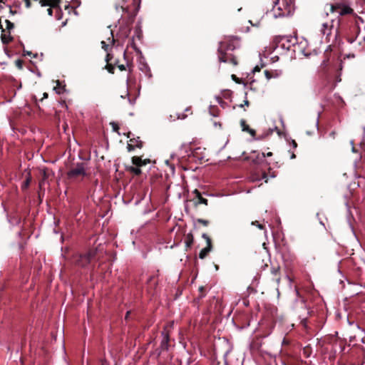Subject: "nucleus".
<instances>
[{
  "label": "nucleus",
  "instance_id": "obj_1",
  "mask_svg": "<svg viewBox=\"0 0 365 365\" xmlns=\"http://www.w3.org/2000/svg\"><path fill=\"white\" fill-rule=\"evenodd\" d=\"M239 46L237 38H232L220 42L217 49L219 61L237 66L238 64L237 58L232 52Z\"/></svg>",
  "mask_w": 365,
  "mask_h": 365
},
{
  "label": "nucleus",
  "instance_id": "obj_2",
  "mask_svg": "<svg viewBox=\"0 0 365 365\" xmlns=\"http://www.w3.org/2000/svg\"><path fill=\"white\" fill-rule=\"evenodd\" d=\"M140 0H115L114 6L117 11L119 9L128 14L129 18L133 20L139 7Z\"/></svg>",
  "mask_w": 365,
  "mask_h": 365
},
{
  "label": "nucleus",
  "instance_id": "obj_3",
  "mask_svg": "<svg viewBox=\"0 0 365 365\" xmlns=\"http://www.w3.org/2000/svg\"><path fill=\"white\" fill-rule=\"evenodd\" d=\"M335 61H336V59L334 56H332L331 48L329 46L324 53V60L319 67V71L324 77L328 78L336 70Z\"/></svg>",
  "mask_w": 365,
  "mask_h": 365
},
{
  "label": "nucleus",
  "instance_id": "obj_4",
  "mask_svg": "<svg viewBox=\"0 0 365 365\" xmlns=\"http://www.w3.org/2000/svg\"><path fill=\"white\" fill-rule=\"evenodd\" d=\"M97 248H90L86 253L80 254L74 257V263L80 267H86L96 259Z\"/></svg>",
  "mask_w": 365,
  "mask_h": 365
},
{
  "label": "nucleus",
  "instance_id": "obj_5",
  "mask_svg": "<svg viewBox=\"0 0 365 365\" xmlns=\"http://www.w3.org/2000/svg\"><path fill=\"white\" fill-rule=\"evenodd\" d=\"M282 364L284 365H302V360L296 349L289 350L286 348L280 351Z\"/></svg>",
  "mask_w": 365,
  "mask_h": 365
},
{
  "label": "nucleus",
  "instance_id": "obj_6",
  "mask_svg": "<svg viewBox=\"0 0 365 365\" xmlns=\"http://www.w3.org/2000/svg\"><path fill=\"white\" fill-rule=\"evenodd\" d=\"M330 10L332 13H338L341 16L350 14L354 12L351 8L342 4H330Z\"/></svg>",
  "mask_w": 365,
  "mask_h": 365
},
{
  "label": "nucleus",
  "instance_id": "obj_7",
  "mask_svg": "<svg viewBox=\"0 0 365 365\" xmlns=\"http://www.w3.org/2000/svg\"><path fill=\"white\" fill-rule=\"evenodd\" d=\"M86 170L83 163H78L75 168H71L67 173L68 178H76L86 175Z\"/></svg>",
  "mask_w": 365,
  "mask_h": 365
},
{
  "label": "nucleus",
  "instance_id": "obj_8",
  "mask_svg": "<svg viewBox=\"0 0 365 365\" xmlns=\"http://www.w3.org/2000/svg\"><path fill=\"white\" fill-rule=\"evenodd\" d=\"M162 336H163V340L161 341L160 345V352L163 351L168 350L169 348V342H170V334L168 331H165L164 329L162 331Z\"/></svg>",
  "mask_w": 365,
  "mask_h": 365
},
{
  "label": "nucleus",
  "instance_id": "obj_9",
  "mask_svg": "<svg viewBox=\"0 0 365 365\" xmlns=\"http://www.w3.org/2000/svg\"><path fill=\"white\" fill-rule=\"evenodd\" d=\"M270 272L272 275V280L275 281L277 284H279L281 280L280 267L279 265H272Z\"/></svg>",
  "mask_w": 365,
  "mask_h": 365
},
{
  "label": "nucleus",
  "instance_id": "obj_10",
  "mask_svg": "<svg viewBox=\"0 0 365 365\" xmlns=\"http://www.w3.org/2000/svg\"><path fill=\"white\" fill-rule=\"evenodd\" d=\"M350 30H351V32L356 33V35H358L359 33V26L357 25L356 23L353 24L350 26ZM356 36H348L346 37V40H347V41L349 43H352L356 40Z\"/></svg>",
  "mask_w": 365,
  "mask_h": 365
},
{
  "label": "nucleus",
  "instance_id": "obj_11",
  "mask_svg": "<svg viewBox=\"0 0 365 365\" xmlns=\"http://www.w3.org/2000/svg\"><path fill=\"white\" fill-rule=\"evenodd\" d=\"M240 125L242 131L249 133L252 137L255 136V130L250 128V126L247 124L245 120L242 119L240 120Z\"/></svg>",
  "mask_w": 365,
  "mask_h": 365
},
{
  "label": "nucleus",
  "instance_id": "obj_12",
  "mask_svg": "<svg viewBox=\"0 0 365 365\" xmlns=\"http://www.w3.org/2000/svg\"><path fill=\"white\" fill-rule=\"evenodd\" d=\"M194 193L195 194V197L197 199V202H195V205L204 204L205 205H207V200L201 195V193L199 190L195 189L194 190Z\"/></svg>",
  "mask_w": 365,
  "mask_h": 365
},
{
  "label": "nucleus",
  "instance_id": "obj_13",
  "mask_svg": "<svg viewBox=\"0 0 365 365\" xmlns=\"http://www.w3.org/2000/svg\"><path fill=\"white\" fill-rule=\"evenodd\" d=\"M285 348L289 350L296 349V348L292 344L291 341L286 337L283 339V341L282 342V349L280 351H283Z\"/></svg>",
  "mask_w": 365,
  "mask_h": 365
},
{
  "label": "nucleus",
  "instance_id": "obj_14",
  "mask_svg": "<svg viewBox=\"0 0 365 365\" xmlns=\"http://www.w3.org/2000/svg\"><path fill=\"white\" fill-rule=\"evenodd\" d=\"M331 29L332 26L329 25L327 23H324L322 24L321 32L323 35H326V38H328L329 36L331 34Z\"/></svg>",
  "mask_w": 365,
  "mask_h": 365
},
{
  "label": "nucleus",
  "instance_id": "obj_15",
  "mask_svg": "<svg viewBox=\"0 0 365 365\" xmlns=\"http://www.w3.org/2000/svg\"><path fill=\"white\" fill-rule=\"evenodd\" d=\"M193 242H194L193 235L191 232H190L187 235H186V236H185V243L186 250H187L188 248H190L192 247Z\"/></svg>",
  "mask_w": 365,
  "mask_h": 365
},
{
  "label": "nucleus",
  "instance_id": "obj_16",
  "mask_svg": "<svg viewBox=\"0 0 365 365\" xmlns=\"http://www.w3.org/2000/svg\"><path fill=\"white\" fill-rule=\"evenodd\" d=\"M126 170L136 176H138L142 173L140 168L137 167L135 165V166L131 165V166L127 167Z\"/></svg>",
  "mask_w": 365,
  "mask_h": 365
},
{
  "label": "nucleus",
  "instance_id": "obj_17",
  "mask_svg": "<svg viewBox=\"0 0 365 365\" xmlns=\"http://www.w3.org/2000/svg\"><path fill=\"white\" fill-rule=\"evenodd\" d=\"M39 2L42 6H50L58 10V7L55 5L53 0H40Z\"/></svg>",
  "mask_w": 365,
  "mask_h": 365
},
{
  "label": "nucleus",
  "instance_id": "obj_18",
  "mask_svg": "<svg viewBox=\"0 0 365 365\" xmlns=\"http://www.w3.org/2000/svg\"><path fill=\"white\" fill-rule=\"evenodd\" d=\"M1 38L3 44H8L13 41V37L11 36V34L9 33H8V34H5V32L2 33Z\"/></svg>",
  "mask_w": 365,
  "mask_h": 365
},
{
  "label": "nucleus",
  "instance_id": "obj_19",
  "mask_svg": "<svg viewBox=\"0 0 365 365\" xmlns=\"http://www.w3.org/2000/svg\"><path fill=\"white\" fill-rule=\"evenodd\" d=\"M132 163L133 165H135L139 168L145 165V163H143L142 158L139 156H133L132 158Z\"/></svg>",
  "mask_w": 365,
  "mask_h": 365
},
{
  "label": "nucleus",
  "instance_id": "obj_20",
  "mask_svg": "<svg viewBox=\"0 0 365 365\" xmlns=\"http://www.w3.org/2000/svg\"><path fill=\"white\" fill-rule=\"evenodd\" d=\"M130 143H133L135 148H138L140 149L143 147V142L140 140L139 137H138L136 138H130Z\"/></svg>",
  "mask_w": 365,
  "mask_h": 365
},
{
  "label": "nucleus",
  "instance_id": "obj_21",
  "mask_svg": "<svg viewBox=\"0 0 365 365\" xmlns=\"http://www.w3.org/2000/svg\"><path fill=\"white\" fill-rule=\"evenodd\" d=\"M31 182V173H29L27 174L25 181L24 182V183L21 185L22 190H26L29 187Z\"/></svg>",
  "mask_w": 365,
  "mask_h": 365
},
{
  "label": "nucleus",
  "instance_id": "obj_22",
  "mask_svg": "<svg viewBox=\"0 0 365 365\" xmlns=\"http://www.w3.org/2000/svg\"><path fill=\"white\" fill-rule=\"evenodd\" d=\"M211 250H212V249H211V248H210V247H206L203 248V249L200 252L199 257H200V259H204V258H205V257L207 256L208 253H209Z\"/></svg>",
  "mask_w": 365,
  "mask_h": 365
},
{
  "label": "nucleus",
  "instance_id": "obj_23",
  "mask_svg": "<svg viewBox=\"0 0 365 365\" xmlns=\"http://www.w3.org/2000/svg\"><path fill=\"white\" fill-rule=\"evenodd\" d=\"M115 66L113 63H106L104 68L106 69L110 73L113 74L115 73Z\"/></svg>",
  "mask_w": 365,
  "mask_h": 365
},
{
  "label": "nucleus",
  "instance_id": "obj_24",
  "mask_svg": "<svg viewBox=\"0 0 365 365\" xmlns=\"http://www.w3.org/2000/svg\"><path fill=\"white\" fill-rule=\"evenodd\" d=\"M202 237L206 240L207 247L212 249V244L210 237L205 233H203Z\"/></svg>",
  "mask_w": 365,
  "mask_h": 365
},
{
  "label": "nucleus",
  "instance_id": "obj_25",
  "mask_svg": "<svg viewBox=\"0 0 365 365\" xmlns=\"http://www.w3.org/2000/svg\"><path fill=\"white\" fill-rule=\"evenodd\" d=\"M5 22L6 24V28L5 31L6 30L8 33L11 34V31L14 28V24L9 20H6Z\"/></svg>",
  "mask_w": 365,
  "mask_h": 365
},
{
  "label": "nucleus",
  "instance_id": "obj_26",
  "mask_svg": "<svg viewBox=\"0 0 365 365\" xmlns=\"http://www.w3.org/2000/svg\"><path fill=\"white\" fill-rule=\"evenodd\" d=\"M53 89H54V90L56 91V92L57 93H58V94L62 93H63V90H64V88H62V87L60 86V82H59L58 81H57V86H55Z\"/></svg>",
  "mask_w": 365,
  "mask_h": 365
},
{
  "label": "nucleus",
  "instance_id": "obj_27",
  "mask_svg": "<svg viewBox=\"0 0 365 365\" xmlns=\"http://www.w3.org/2000/svg\"><path fill=\"white\" fill-rule=\"evenodd\" d=\"M303 354L305 356V357H309L311 354V348L309 346L304 347L303 349Z\"/></svg>",
  "mask_w": 365,
  "mask_h": 365
},
{
  "label": "nucleus",
  "instance_id": "obj_28",
  "mask_svg": "<svg viewBox=\"0 0 365 365\" xmlns=\"http://www.w3.org/2000/svg\"><path fill=\"white\" fill-rule=\"evenodd\" d=\"M110 124L112 126L113 130L119 134L118 130H119L120 128H119L118 124L115 122H111Z\"/></svg>",
  "mask_w": 365,
  "mask_h": 365
},
{
  "label": "nucleus",
  "instance_id": "obj_29",
  "mask_svg": "<svg viewBox=\"0 0 365 365\" xmlns=\"http://www.w3.org/2000/svg\"><path fill=\"white\" fill-rule=\"evenodd\" d=\"M261 179H265V180H264L265 182H267V180L268 179H267V173L264 171L262 172L261 174H260V177L257 178L255 180H260Z\"/></svg>",
  "mask_w": 365,
  "mask_h": 365
},
{
  "label": "nucleus",
  "instance_id": "obj_30",
  "mask_svg": "<svg viewBox=\"0 0 365 365\" xmlns=\"http://www.w3.org/2000/svg\"><path fill=\"white\" fill-rule=\"evenodd\" d=\"M113 54L108 53L106 56V63H113Z\"/></svg>",
  "mask_w": 365,
  "mask_h": 365
},
{
  "label": "nucleus",
  "instance_id": "obj_31",
  "mask_svg": "<svg viewBox=\"0 0 365 365\" xmlns=\"http://www.w3.org/2000/svg\"><path fill=\"white\" fill-rule=\"evenodd\" d=\"M205 289L203 286H201L199 287V292H200V298H202L205 295Z\"/></svg>",
  "mask_w": 365,
  "mask_h": 365
},
{
  "label": "nucleus",
  "instance_id": "obj_32",
  "mask_svg": "<svg viewBox=\"0 0 365 365\" xmlns=\"http://www.w3.org/2000/svg\"><path fill=\"white\" fill-rule=\"evenodd\" d=\"M252 225L257 226L260 230H263L264 228V226L263 225L260 224L258 221L252 222Z\"/></svg>",
  "mask_w": 365,
  "mask_h": 365
},
{
  "label": "nucleus",
  "instance_id": "obj_33",
  "mask_svg": "<svg viewBox=\"0 0 365 365\" xmlns=\"http://www.w3.org/2000/svg\"><path fill=\"white\" fill-rule=\"evenodd\" d=\"M197 222L202 224L204 226H207L209 225V221L204 219H197Z\"/></svg>",
  "mask_w": 365,
  "mask_h": 365
},
{
  "label": "nucleus",
  "instance_id": "obj_34",
  "mask_svg": "<svg viewBox=\"0 0 365 365\" xmlns=\"http://www.w3.org/2000/svg\"><path fill=\"white\" fill-rule=\"evenodd\" d=\"M101 45H102V48L106 51H108V48H109V45L107 44L104 41H101Z\"/></svg>",
  "mask_w": 365,
  "mask_h": 365
},
{
  "label": "nucleus",
  "instance_id": "obj_35",
  "mask_svg": "<svg viewBox=\"0 0 365 365\" xmlns=\"http://www.w3.org/2000/svg\"><path fill=\"white\" fill-rule=\"evenodd\" d=\"M135 148V147L133 143H128L127 145V149L129 152L134 150Z\"/></svg>",
  "mask_w": 365,
  "mask_h": 365
},
{
  "label": "nucleus",
  "instance_id": "obj_36",
  "mask_svg": "<svg viewBox=\"0 0 365 365\" xmlns=\"http://www.w3.org/2000/svg\"><path fill=\"white\" fill-rule=\"evenodd\" d=\"M16 66L19 68H22L23 67V61L19 59V60H16Z\"/></svg>",
  "mask_w": 365,
  "mask_h": 365
},
{
  "label": "nucleus",
  "instance_id": "obj_37",
  "mask_svg": "<svg viewBox=\"0 0 365 365\" xmlns=\"http://www.w3.org/2000/svg\"><path fill=\"white\" fill-rule=\"evenodd\" d=\"M272 155L273 154L272 152H269L267 153H262V160H264L266 157H271V156H272Z\"/></svg>",
  "mask_w": 365,
  "mask_h": 365
},
{
  "label": "nucleus",
  "instance_id": "obj_38",
  "mask_svg": "<svg viewBox=\"0 0 365 365\" xmlns=\"http://www.w3.org/2000/svg\"><path fill=\"white\" fill-rule=\"evenodd\" d=\"M110 37L108 38V41L111 40V43L113 45L115 43V40L114 39L113 34L111 30L110 31Z\"/></svg>",
  "mask_w": 365,
  "mask_h": 365
},
{
  "label": "nucleus",
  "instance_id": "obj_39",
  "mask_svg": "<svg viewBox=\"0 0 365 365\" xmlns=\"http://www.w3.org/2000/svg\"><path fill=\"white\" fill-rule=\"evenodd\" d=\"M54 1V3H55V5L57 6L58 7V11H61V7H60V4H61V0H53Z\"/></svg>",
  "mask_w": 365,
  "mask_h": 365
},
{
  "label": "nucleus",
  "instance_id": "obj_40",
  "mask_svg": "<svg viewBox=\"0 0 365 365\" xmlns=\"http://www.w3.org/2000/svg\"><path fill=\"white\" fill-rule=\"evenodd\" d=\"M232 80H234L237 83H241V81L235 74L232 75Z\"/></svg>",
  "mask_w": 365,
  "mask_h": 365
},
{
  "label": "nucleus",
  "instance_id": "obj_41",
  "mask_svg": "<svg viewBox=\"0 0 365 365\" xmlns=\"http://www.w3.org/2000/svg\"><path fill=\"white\" fill-rule=\"evenodd\" d=\"M118 68H119V70H120V71H125V70H126L125 66V65H123V64H119V65H118Z\"/></svg>",
  "mask_w": 365,
  "mask_h": 365
},
{
  "label": "nucleus",
  "instance_id": "obj_42",
  "mask_svg": "<svg viewBox=\"0 0 365 365\" xmlns=\"http://www.w3.org/2000/svg\"><path fill=\"white\" fill-rule=\"evenodd\" d=\"M264 74H265V76H266L267 79H269V78H272V75H271V73H270V72L269 71H264Z\"/></svg>",
  "mask_w": 365,
  "mask_h": 365
},
{
  "label": "nucleus",
  "instance_id": "obj_43",
  "mask_svg": "<svg viewBox=\"0 0 365 365\" xmlns=\"http://www.w3.org/2000/svg\"><path fill=\"white\" fill-rule=\"evenodd\" d=\"M46 178V172L43 173V179L39 182V187H41L42 185L43 184L44 180Z\"/></svg>",
  "mask_w": 365,
  "mask_h": 365
},
{
  "label": "nucleus",
  "instance_id": "obj_44",
  "mask_svg": "<svg viewBox=\"0 0 365 365\" xmlns=\"http://www.w3.org/2000/svg\"><path fill=\"white\" fill-rule=\"evenodd\" d=\"M53 8L50 7L47 9V13L51 16H53Z\"/></svg>",
  "mask_w": 365,
  "mask_h": 365
},
{
  "label": "nucleus",
  "instance_id": "obj_45",
  "mask_svg": "<svg viewBox=\"0 0 365 365\" xmlns=\"http://www.w3.org/2000/svg\"><path fill=\"white\" fill-rule=\"evenodd\" d=\"M24 53L25 56H31L32 55V53L31 51H25L24 50Z\"/></svg>",
  "mask_w": 365,
  "mask_h": 365
},
{
  "label": "nucleus",
  "instance_id": "obj_46",
  "mask_svg": "<svg viewBox=\"0 0 365 365\" xmlns=\"http://www.w3.org/2000/svg\"><path fill=\"white\" fill-rule=\"evenodd\" d=\"M143 163H145V165H146L147 164L150 163V159H144L143 160Z\"/></svg>",
  "mask_w": 365,
  "mask_h": 365
},
{
  "label": "nucleus",
  "instance_id": "obj_47",
  "mask_svg": "<svg viewBox=\"0 0 365 365\" xmlns=\"http://www.w3.org/2000/svg\"><path fill=\"white\" fill-rule=\"evenodd\" d=\"M259 71H260V68H259L258 66H255V67L254 68V69H253V72H254V73H255V72H259Z\"/></svg>",
  "mask_w": 365,
  "mask_h": 365
},
{
  "label": "nucleus",
  "instance_id": "obj_48",
  "mask_svg": "<svg viewBox=\"0 0 365 365\" xmlns=\"http://www.w3.org/2000/svg\"><path fill=\"white\" fill-rule=\"evenodd\" d=\"M48 96V93H43V98L40 100L41 101H42L44 98H47Z\"/></svg>",
  "mask_w": 365,
  "mask_h": 365
},
{
  "label": "nucleus",
  "instance_id": "obj_49",
  "mask_svg": "<svg viewBox=\"0 0 365 365\" xmlns=\"http://www.w3.org/2000/svg\"><path fill=\"white\" fill-rule=\"evenodd\" d=\"M25 4H26V7H30L31 6V2H30V0H25Z\"/></svg>",
  "mask_w": 365,
  "mask_h": 365
},
{
  "label": "nucleus",
  "instance_id": "obj_50",
  "mask_svg": "<svg viewBox=\"0 0 365 365\" xmlns=\"http://www.w3.org/2000/svg\"><path fill=\"white\" fill-rule=\"evenodd\" d=\"M113 64H114V66H118V65H119V61H118V59L114 60V61H113Z\"/></svg>",
  "mask_w": 365,
  "mask_h": 365
},
{
  "label": "nucleus",
  "instance_id": "obj_51",
  "mask_svg": "<svg viewBox=\"0 0 365 365\" xmlns=\"http://www.w3.org/2000/svg\"><path fill=\"white\" fill-rule=\"evenodd\" d=\"M307 317H304L302 319V323L305 324L307 322Z\"/></svg>",
  "mask_w": 365,
  "mask_h": 365
},
{
  "label": "nucleus",
  "instance_id": "obj_52",
  "mask_svg": "<svg viewBox=\"0 0 365 365\" xmlns=\"http://www.w3.org/2000/svg\"><path fill=\"white\" fill-rule=\"evenodd\" d=\"M243 105L248 106L250 105L249 101L248 100L244 101V104Z\"/></svg>",
  "mask_w": 365,
  "mask_h": 365
},
{
  "label": "nucleus",
  "instance_id": "obj_53",
  "mask_svg": "<svg viewBox=\"0 0 365 365\" xmlns=\"http://www.w3.org/2000/svg\"><path fill=\"white\" fill-rule=\"evenodd\" d=\"M292 145L294 148H297V143H296V141L294 140H292Z\"/></svg>",
  "mask_w": 365,
  "mask_h": 365
},
{
  "label": "nucleus",
  "instance_id": "obj_54",
  "mask_svg": "<svg viewBox=\"0 0 365 365\" xmlns=\"http://www.w3.org/2000/svg\"><path fill=\"white\" fill-rule=\"evenodd\" d=\"M130 314V311H128V312H126V314H125V319H128Z\"/></svg>",
  "mask_w": 365,
  "mask_h": 365
},
{
  "label": "nucleus",
  "instance_id": "obj_55",
  "mask_svg": "<svg viewBox=\"0 0 365 365\" xmlns=\"http://www.w3.org/2000/svg\"><path fill=\"white\" fill-rule=\"evenodd\" d=\"M186 116H187L186 115H185V114H182V115H179V116H178V118L184 119V118H186Z\"/></svg>",
  "mask_w": 365,
  "mask_h": 365
},
{
  "label": "nucleus",
  "instance_id": "obj_56",
  "mask_svg": "<svg viewBox=\"0 0 365 365\" xmlns=\"http://www.w3.org/2000/svg\"><path fill=\"white\" fill-rule=\"evenodd\" d=\"M0 29H1L2 33H4V32H5V29H3L2 25H1V21H0Z\"/></svg>",
  "mask_w": 365,
  "mask_h": 365
},
{
  "label": "nucleus",
  "instance_id": "obj_57",
  "mask_svg": "<svg viewBox=\"0 0 365 365\" xmlns=\"http://www.w3.org/2000/svg\"><path fill=\"white\" fill-rule=\"evenodd\" d=\"M214 125H215V127H217V125H219V127H221V124L220 123H217V122H214Z\"/></svg>",
  "mask_w": 365,
  "mask_h": 365
},
{
  "label": "nucleus",
  "instance_id": "obj_58",
  "mask_svg": "<svg viewBox=\"0 0 365 365\" xmlns=\"http://www.w3.org/2000/svg\"><path fill=\"white\" fill-rule=\"evenodd\" d=\"M295 158H296V155H294V153H292V155H291V158L294 159Z\"/></svg>",
  "mask_w": 365,
  "mask_h": 365
},
{
  "label": "nucleus",
  "instance_id": "obj_59",
  "mask_svg": "<svg viewBox=\"0 0 365 365\" xmlns=\"http://www.w3.org/2000/svg\"><path fill=\"white\" fill-rule=\"evenodd\" d=\"M190 108H187L185 111H190Z\"/></svg>",
  "mask_w": 365,
  "mask_h": 365
},
{
  "label": "nucleus",
  "instance_id": "obj_60",
  "mask_svg": "<svg viewBox=\"0 0 365 365\" xmlns=\"http://www.w3.org/2000/svg\"><path fill=\"white\" fill-rule=\"evenodd\" d=\"M130 134H131V133H130V132H129V133H128L127 137H128V138H130Z\"/></svg>",
  "mask_w": 365,
  "mask_h": 365
},
{
  "label": "nucleus",
  "instance_id": "obj_61",
  "mask_svg": "<svg viewBox=\"0 0 365 365\" xmlns=\"http://www.w3.org/2000/svg\"><path fill=\"white\" fill-rule=\"evenodd\" d=\"M215 269L217 270L219 269L218 265H215Z\"/></svg>",
  "mask_w": 365,
  "mask_h": 365
},
{
  "label": "nucleus",
  "instance_id": "obj_62",
  "mask_svg": "<svg viewBox=\"0 0 365 365\" xmlns=\"http://www.w3.org/2000/svg\"><path fill=\"white\" fill-rule=\"evenodd\" d=\"M239 106L242 108L244 106V105L243 104H240V105H239Z\"/></svg>",
  "mask_w": 365,
  "mask_h": 365
}]
</instances>
